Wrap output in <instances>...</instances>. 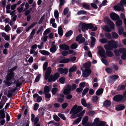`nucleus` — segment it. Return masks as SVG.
I'll return each instance as SVG.
<instances>
[{"label": "nucleus", "mask_w": 126, "mask_h": 126, "mask_svg": "<svg viewBox=\"0 0 126 126\" xmlns=\"http://www.w3.org/2000/svg\"><path fill=\"white\" fill-rule=\"evenodd\" d=\"M118 42L113 40L109 41L108 44H106L104 47L106 50H113L114 48H116L118 46Z\"/></svg>", "instance_id": "1"}, {"label": "nucleus", "mask_w": 126, "mask_h": 126, "mask_svg": "<svg viewBox=\"0 0 126 126\" xmlns=\"http://www.w3.org/2000/svg\"><path fill=\"white\" fill-rule=\"evenodd\" d=\"M83 109L81 106H78L76 105H74L71 109L70 112V114H71L72 113H78L80 112Z\"/></svg>", "instance_id": "2"}, {"label": "nucleus", "mask_w": 126, "mask_h": 126, "mask_svg": "<svg viewBox=\"0 0 126 126\" xmlns=\"http://www.w3.org/2000/svg\"><path fill=\"white\" fill-rule=\"evenodd\" d=\"M98 47L99 48V53L100 56L102 57L106 58V55L103 48L101 46H99Z\"/></svg>", "instance_id": "3"}, {"label": "nucleus", "mask_w": 126, "mask_h": 126, "mask_svg": "<svg viewBox=\"0 0 126 126\" xmlns=\"http://www.w3.org/2000/svg\"><path fill=\"white\" fill-rule=\"evenodd\" d=\"M59 74V73H56L54 75L53 77H52L51 78V76L50 78L48 79V81L50 82L52 81H54L56 80L60 77Z\"/></svg>", "instance_id": "4"}, {"label": "nucleus", "mask_w": 126, "mask_h": 126, "mask_svg": "<svg viewBox=\"0 0 126 126\" xmlns=\"http://www.w3.org/2000/svg\"><path fill=\"white\" fill-rule=\"evenodd\" d=\"M91 72L90 69H85V71L83 72L82 76L84 77H87L90 75Z\"/></svg>", "instance_id": "5"}, {"label": "nucleus", "mask_w": 126, "mask_h": 126, "mask_svg": "<svg viewBox=\"0 0 126 126\" xmlns=\"http://www.w3.org/2000/svg\"><path fill=\"white\" fill-rule=\"evenodd\" d=\"M104 20L105 22H106L108 24L110 25L112 29H114V24L110 19L107 17H105L104 18Z\"/></svg>", "instance_id": "6"}, {"label": "nucleus", "mask_w": 126, "mask_h": 126, "mask_svg": "<svg viewBox=\"0 0 126 126\" xmlns=\"http://www.w3.org/2000/svg\"><path fill=\"white\" fill-rule=\"evenodd\" d=\"M71 90V87L69 85H68L66 86L65 87L63 92V93L65 95L69 94L70 93Z\"/></svg>", "instance_id": "7"}, {"label": "nucleus", "mask_w": 126, "mask_h": 126, "mask_svg": "<svg viewBox=\"0 0 126 126\" xmlns=\"http://www.w3.org/2000/svg\"><path fill=\"white\" fill-rule=\"evenodd\" d=\"M114 9L115 10L120 11H123L124 10V8L123 6L120 4H118L117 5L114 7Z\"/></svg>", "instance_id": "8"}, {"label": "nucleus", "mask_w": 126, "mask_h": 126, "mask_svg": "<svg viewBox=\"0 0 126 126\" xmlns=\"http://www.w3.org/2000/svg\"><path fill=\"white\" fill-rule=\"evenodd\" d=\"M51 68L50 67H49L47 70L45 74V79L47 80L48 79V78L51 74Z\"/></svg>", "instance_id": "9"}, {"label": "nucleus", "mask_w": 126, "mask_h": 126, "mask_svg": "<svg viewBox=\"0 0 126 126\" xmlns=\"http://www.w3.org/2000/svg\"><path fill=\"white\" fill-rule=\"evenodd\" d=\"M123 99L122 95L118 94L115 96L113 98L114 100L116 102H119L121 101Z\"/></svg>", "instance_id": "10"}, {"label": "nucleus", "mask_w": 126, "mask_h": 126, "mask_svg": "<svg viewBox=\"0 0 126 126\" xmlns=\"http://www.w3.org/2000/svg\"><path fill=\"white\" fill-rule=\"evenodd\" d=\"M110 17L113 20H116L119 18V16L115 13H112L110 14Z\"/></svg>", "instance_id": "11"}, {"label": "nucleus", "mask_w": 126, "mask_h": 126, "mask_svg": "<svg viewBox=\"0 0 126 126\" xmlns=\"http://www.w3.org/2000/svg\"><path fill=\"white\" fill-rule=\"evenodd\" d=\"M124 48H122L119 50H115L114 51V52L117 56H118L122 53L123 51H124Z\"/></svg>", "instance_id": "12"}, {"label": "nucleus", "mask_w": 126, "mask_h": 126, "mask_svg": "<svg viewBox=\"0 0 126 126\" xmlns=\"http://www.w3.org/2000/svg\"><path fill=\"white\" fill-rule=\"evenodd\" d=\"M58 71L61 74H66L68 72V69L66 68L64 69L60 68L58 69Z\"/></svg>", "instance_id": "13"}, {"label": "nucleus", "mask_w": 126, "mask_h": 126, "mask_svg": "<svg viewBox=\"0 0 126 126\" xmlns=\"http://www.w3.org/2000/svg\"><path fill=\"white\" fill-rule=\"evenodd\" d=\"M14 76V73L13 72H11L9 73L6 76V79L7 80H9L12 79V77Z\"/></svg>", "instance_id": "14"}, {"label": "nucleus", "mask_w": 126, "mask_h": 126, "mask_svg": "<svg viewBox=\"0 0 126 126\" xmlns=\"http://www.w3.org/2000/svg\"><path fill=\"white\" fill-rule=\"evenodd\" d=\"M60 47L61 49L64 50H68L69 48V47L66 44H63L60 46Z\"/></svg>", "instance_id": "15"}, {"label": "nucleus", "mask_w": 126, "mask_h": 126, "mask_svg": "<svg viewBox=\"0 0 126 126\" xmlns=\"http://www.w3.org/2000/svg\"><path fill=\"white\" fill-rule=\"evenodd\" d=\"M111 102L109 100H107L104 101L103 106L104 107H109L111 104Z\"/></svg>", "instance_id": "16"}, {"label": "nucleus", "mask_w": 126, "mask_h": 126, "mask_svg": "<svg viewBox=\"0 0 126 126\" xmlns=\"http://www.w3.org/2000/svg\"><path fill=\"white\" fill-rule=\"evenodd\" d=\"M25 4V3L24 2L21 4L20 5V7H18L17 10L18 11L19 13H20L22 11H23L24 7L23 6Z\"/></svg>", "instance_id": "17"}, {"label": "nucleus", "mask_w": 126, "mask_h": 126, "mask_svg": "<svg viewBox=\"0 0 126 126\" xmlns=\"http://www.w3.org/2000/svg\"><path fill=\"white\" fill-rule=\"evenodd\" d=\"M87 25L88 29H92V30L93 31H95L97 29V28L96 26L93 28L94 26L91 23L87 24Z\"/></svg>", "instance_id": "18"}, {"label": "nucleus", "mask_w": 126, "mask_h": 126, "mask_svg": "<svg viewBox=\"0 0 126 126\" xmlns=\"http://www.w3.org/2000/svg\"><path fill=\"white\" fill-rule=\"evenodd\" d=\"M70 59L69 58H66L60 61L59 63H67L69 62Z\"/></svg>", "instance_id": "19"}, {"label": "nucleus", "mask_w": 126, "mask_h": 126, "mask_svg": "<svg viewBox=\"0 0 126 126\" xmlns=\"http://www.w3.org/2000/svg\"><path fill=\"white\" fill-rule=\"evenodd\" d=\"M87 24L85 23L82 24V30L84 32L86 30H88Z\"/></svg>", "instance_id": "20"}, {"label": "nucleus", "mask_w": 126, "mask_h": 126, "mask_svg": "<svg viewBox=\"0 0 126 126\" xmlns=\"http://www.w3.org/2000/svg\"><path fill=\"white\" fill-rule=\"evenodd\" d=\"M2 36L5 39L6 41H8L10 39V37L8 35H6V33L5 32H2L1 33Z\"/></svg>", "instance_id": "21"}, {"label": "nucleus", "mask_w": 126, "mask_h": 126, "mask_svg": "<svg viewBox=\"0 0 126 126\" xmlns=\"http://www.w3.org/2000/svg\"><path fill=\"white\" fill-rule=\"evenodd\" d=\"M0 118L4 119L5 117V115L4 110H0Z\"/></svg>", "instance_id": "22"}, {"label": "nucleus", "mask_w": 126, "mask_h": 126, "mask_svg": "<svg viewBox=\"0 0 126 126\" xmlns=\"http://www.w3.org/2000/svg\"><path fill=\"white\" fill-rule=\"evenodd\" d=\"M125 108L124 105H120L117 106L116 108V110H123Z\"/></svg>", "instance_id": "23"}, {"label": "nucleus", "mask_w": 126, "mask_h": 126, "mask_svg": "<svg viewBox=\"0 0 126 126\" xmlns=\"http://www.w3.org/2000/svg\"><path fill=\"white\" fill-rule=\"evenodd\" d=\"M88 117L87 116H85L83 118L82 121V125H85L88 121Z\"/></svg>", "instance_id": "24"}, {"label": "nucleus", "mask_w": 126, "mask_h": 126, "mask_svg": "<svg viewBox=\"0 0 126 126\" xmlns=\"http://www.w3.org/2000/svg\"><path fill=\"white\" fill-rule=\"evenodd\" d=\"M124 51L122 53V54L121 56V58L123 60L126 59V49L125 48Z\"/></svg>", "instance_id": "25"}, {"label": "nucleus", "mask_w": 126, "mask_h": 126, "mask_svg": "<svg viewBox=\"0 0 126 126\" xmlns=\"http://www.w3.org/2000/svg\"><path fill=\"white\" fill-rule=\"evenodd\" d=\"M103 29L104 31L106 32H110L111 31V28L107 25H105Z\"/></svg>", "instance_id": "26"}, {"label": "nucleus", "mask_w": 126, "mask_h": 126, "mask_svg": "<svg viewBox=\"0 0 126 126\" xmlns=\"http://www.w3.org/2000/svg\"><path fill=\"white\" fill-rule=\"evenodd\" d=\"M58 33L59 35L62 36L63 35V31L62 27L60 26L59 27L58 29Z\"/></svg>", "instance_id": "27"}, {"label": "nucleus", "mask_w": 126, "mask_h": 126, "mask_svg": "<svg viewBox=\"0 0 126 126\" xmlns=\"http://www.w3.org/2000/svg\"><path fill=\"white\" fill-rule=\"evenodd\" d=\"M39 52L42 54L46 55H48L50 54L49 52L45 50H40Z\"/></svg>", "instance_id": "28"}, {"label": "nucleus", "mask_w": 126, "mask_h": 126, "mask_svg": "<svg viewBox=\"0 0 126 126\" xmlns=\"http://www.w3.org/2000/svg\"><path fill=\"white\" fill-rule=\"evenodd\" d=\"M103 90L102 88L99 89L96 92V94L98 95H99L103 93Z\"/></svg>", "instance_id": "29"}, {"label": "nucleus", "mask_w": 126, "mask_h": 126, "mask_svg": "<svg viewBox=\"0 0 126 126\" xmlns=\"http://www.w3.org/2000/svg\"><path fill=\"white\" fill-rule=\"evenodd\" d=\"M112 37L113 38L117 39L119 36L118 34L115 32H113L111 33Z\"/></svg>", "instance_id": "30"}, {"label": "nucleus", "mask_w": 126, "mask_h": 126, "mask_svg": "<svg viewBox=\"0 0 126 126\" xmlns=\"http://www.w3.org/2000/svg\"><path fill=\"white\" fill-rule=\"evenodd\" d=\"M91 45L92 47H93L95 44V38L93 37H91Z\"/></svg>", "instance_id": "31"}, {"label": "nucleus", "mask_w": 126, "mask_h": 126, "mask_svg": "<svg viewBox=\"0 0 126 126\" xmlns=\"http://www.w3.org/2000/svg\"><path fill=\"white\" fill-rule=\"evenodd\" d=\"M91 66V63L90 62H88L85 63L83 65V67L85 68V69H89Z\"/></svg>", "instance_id": "32"}, {"label": "nucleus", "mask_w": 126, "mask_h": 126, "mask_svg": "<svg viewBox=\"0 0 126 126\" xmlns=\"http://www.w3.org/2000/svg\"><path fill=\"white\" fill-rule=\"evenodd\" d=\"M118 32L120 35H121L123 34L124 31V29L122 27H119L118 28Z\"/></svg>", "instance_id": "33"}, {"label": "nucleus", "mask_w": 126, "mask_h": 126, "mask_svg": "<svg viewBox=\"0 0 126 126\" xmlns=\"http://www.w3.org/2000/svg\"><path fill=\"white\" fill-rule=\"evenodd\" d=\"M50 91L49 88L47 86H45L44 88V94L48 93Z\"/></svg>", "instance_id": "34"}, {"label": "nucleus", "mask_w": 126, "mask_h": 126, "mask_svg": "<svg viewBox=\"0 0 126 126\" xmlns=\"http://www.w3.org/2000/svg\"><path fill=\"white\" fill-rule=\"evenodd\" d=\"M79 117V118H77L76 120L74 121L73 123V124H75L78 123L80 121L81 119V117Z\"/></svg>", "instance_id": "35"}, {"label": "nucleus", "mask_w": 126, "mask_h": 126, "mask_svg": "<svg viewBox=\"0 0 126 126\" xmlns=\"http://www.w3.org/2000/svg\"><path fill=\"white\" fill-rule=\"evenodd\" d=\"M106 52L107 56L108 57H111L113 56V54L112 52L111 51H106Z\"/></svg>", "instance_id": "36"}, {"label": "nucleus", "mask_w": 126, "mask_h": 126, "mask_svg": "<svg viewBox=\"0 0 126 126\" xmlns=\"http://www.w3.org/2000/svg\"><path fill=\"white\" fill-rule=\"evenodd\" d=\"M99 40L100 42L104 44L107 43L108 42V40L106 38H102L101 39H99Z\"/></svg>", "instance_id": "37"}, {"label": "nucleus", "mask_w": 126, "mask_h": 126, "mask_svg": "<svg viewBox=\"0 0 126 126\" xmlns=\"http://www.w3.org/2000/svg\"><path fill=\"white\" fill-rule=\"evenodd\" d=\"M82 6L84 8L86 9H89L90 8V5L86 3H83L82 4Z\"/></svg>", "instance_id": "38"}, {"label": "nucleus", "mask_w": 126, "mask_h": 126, "mask_svg": "<svg viewBox=\"0 0 126 126\" xmlns=\"http://www.w3.org/2000/svg\"><path fill=\"white\" fill-rule=\"evenodd\" d=\"M77 69V67L75 66H73L70 68L69 70V72L70 73L72 72L76 71Z\"/></svg>", "instance_id": "39"}, {"label": "nucleus", "mask_w": 126, "mask_h": 126, "mask_svg": "<svg viewBox=\"0 0 126 126\" xmlns=\"http://www.w3.org/2000/svg\"><path fill=\"white\" fill-rule=\"evenodd\" d=\"M78 46V45L76 43L72 44L70 48L72 49H75Z\"/></svg>", "instance_id": "40"}, {"label": "nucleus", "mask_w": 126, "mask_h": 126, "mask_svg": "<svg viewBox=\"0 0 126 126\" xmlns=\"http://www.w3.org/2000/svg\"><path fill=\"white\" fill-rule=\"evenodd\" d=\"M54 119L57 122H58L60 121V118L56 115H54L53 116Z\"/></svg>", "instance_id": "41"}, {"label": "nucleus", "mask_w": 126, "mask_h": 126, "mask_svg": "<svg viewBox=\"0 0 126 126\" xmlns=\"http://www.w3.org/2000/svg\"><path fill=\"white\" fill-rule=\"evenodd\" d=\"M58 115L60 118L63 120H66V117L64 114L59 113L58 114Z\"/></svg>", "instance_id": "42"}, {"label": "nucleus", "mask_w": 126, "mask_h": 126, "mask_svg": "<svg viewBox=\"0 0 126 126\" xmlns=\"http://www.w3.org/2000/svg\"><path fill=\"white\" fill-rule=\"evenodd\" d=\"M73 114L71 115V118L73 119L76 118L77 117H79V114H77L76 113H72Z\"/></svg>", "instance_id": "43"}, {"label": "nucleus", "mask_w": 126, "mask_h": 126, "mask_svg": "<svg viewBox=\"0 0 126 126\" xmlns=\"http://www.w3.org/2000/svg\"><path fill=\"white\" fill-rule=\"evenodd\" d=\"M73 32L72 31H71L70 30L68 31L65 34V35L67 37H69L71 35H72V34Z\"/></svg>", "instance_id": "44"}, {"label": "nucleus", "mask_w": 126, "mask_h": 126, "mask_svg": "<svg viewBox=\"0 0 126 126\" xmlns=\"http://www.w3.org/2000/svg\"><path fill=\"white\" fill-rule=\"evenodd\" d=\"M106 124L104 122H100L96 125V126H104Z\"/></svg>", "instance_id": "45"}, {"label": "nucleus", "mask_w": 126, "mask_h": 126, "mask_svg": "<svg viewBox=\"0 0 126 126\" xmlns=\"http://www.w3.org/2000/svg\"><path fill=\"white\" fill-rule=\"evenodd\" d=\"M50 50L51 52H54L56 50V47L55 46H54L51 47Z\"/></svg>", "instance_id": "46"}, {"label": "nucleus", "mask_w": 126, "mask_h": 126, "mask_svg": "<svg viewBox=\"0 0 126 126\" xmlns=\"http://www.w3.org/2000/svg\"><path fill=\"white\" fill-rule=\"evenodd\" d=\"M122 21L120 19H119L116 21V24L118 26L121 25L122 24Z\"/></svg>", "instance_id": "47"}, {"label": "nucleus", "mask_w": 126, "mask_h": 126, "mask_svg": "<svg viewBox=\"0 0 126 126\" xmlns=\"http://www.w3.org/2000/svg\"><path fill=\"white\" fill-rule=\"evenodd\" d=\"M81 103L82 104L84 107L87 106V104L85 99H82L81 100Z\"/></svg>", "instance_id": "48"}, {"label": "nucleus", "mask_w": 126, "mask_h": 126, "mask_svg": "<svg viewBox=\"0 0 126 126\" xmlns=\"http://www.w3.org/2000/svg\"><path fill=\"white\" fill-rule=\"evenodd\" d=\"M86 12L84 10H80L78 11L77 13V14L78 15H80L81 14H85Z\"/></svg>", "instance_id": "49"}, {"label": "nucleus", "mask_w": 126, "mask_h": 126, "mask_svg": "<svg viewBox=\"0 0 126 126\" xmlns=\"http://www.w3.org/2000/svg\"><path fill=\"white\" fill-rule=\"evenodd\" d=\"M58 89L57 88H54L52 89L51 90V92L52 94H55L57 91H58Z\"/></svg>", "instance_id": "50"}, {"label": "nucleus", "mask_w": 126, "mask_h": 126, "mask_svg": "<svg viewBox=\"0 0 126 126\" xmlns=\"http://www.w3.org/2000/svg\"><path fill=\"white\" fill-rule=\"evenodd\" d=\"M48 65V63L47 62H46L44 63L43 66V70H46V68L47 67Z\"/></svg>", "instance_id": "51"}, {"label": "nucleus", "mask_w": 126, "mask_h": 126, "mask_svg": "<svg viewBox=\"0 0 126 126\" xmlns=\"http://www.w3.org/2000/svg\"><path fill=\"white\" fill-rule=\"evenodd\" d=\"M54 16L55 18H58L59 17V13L58 11L56 10L54 12Z\"/></svg>", "instance_id": "52"}, {"label": "nucleus", "mask_w": 126, "mask_h": 126, "mask_svg": "<svg viewBox=\"0 0 126 126\" xmlns=\"http://www.w3.org/2000/svg\"><path fill=\"white\" fill-rule=\"evenodd\" d=\"M11 29V28L10 26L7 25H6L5 27L4 30L5 31L7 32H8Z\"/></svg>", "instance_id": "53"}, {"label": "nucleus", "mask_w": 126, "mask_h": 126, "mask_svg": "<svg viewBox=\"0 0 126 126\" xmlns=\"http://www.w3.org/2000/svg\"><path fill=\"white\" fill-rule=\"evenodd\" d=\"M99 119L98 118H96L95 119L93 123L94 125H96L99 122Z\"/></svg>", "instance_id": "54"}, {"label": "nucleus", "mask_w": 126, "mask_h": 126, "mask_svg": "<svg viewBox=\"0 0 126 126\" xmlns=\"http://www.w3.org/2000/svg\"><path fill=\"white\" fill-rule=\"evenodd\" d=\"M48 38V36L46 35H44L41 38V40L44 42H46Z\"/></svg>", "instance_id": "55"}, {"label": "nucleus", "mask_w": 126, "mask_h": 126, "mask_svg": "<svg viewBox=\"0 0 126 126\" xmlns=\"http://www.w3.org/2000/svg\"><path fill=\"white\" fill-rule=\"evenodd\" d=\"M106 71L108 73H111L112 71V69L110 68H107L105 69Z\"/></svg>", "instance_id": "56"}, {"label": "nucleus", "mask_w": 126, "mask_h": 126, "mask_svg": "<svg viewBox=\"0 0 126 126\" xmlns=\"http://www.w3.org/2000/svg\"><path fill=\"white\" fill-rule=\"evenodd\" d=\"M69 11V8L68 7H66L65 8L63 11V15H66L68 13Z\"/></svg>", "instance_id": "57"}, {"label": "nucleus", "mask_w": 126, "mask_h": 126, "mask_svg": "<svg viewBox=\"0 0 126 126\" xmlns=\"http://www.w3.org/2000/svg\"><path fill=\"white\" fill-rule=\"evenodd\" d=\"M98 99V97L96 96H93L92 97V100L94 102L97 101Z\"/></svg>", "instance_id": "58"}, {"label": "nucleus", "mask_w": 126, "mask_h": 126, "mask_svg": "<svg viewBox=\"0 0 126 126\" xmlns=\"http://www.w3.org/2000/svg\"><path fill=\"white\" fill-rule=\"evenodd\" d=\"M82 37L81 34L79 35L76 37V40L77 41H79Z\"/></svg>", "instance_id": "59"}, {"label": "nucleus", "mask_w": 126, "mask_h": 126, "mask_svg": "<svg viewBox=\"0 0 126 126\" xmlns=\"http://www.w3.org/2000/svg\"><path fill=\"white\" fill-rule=\"evenodd\" d=\"M35 29H33L32 32L31 33L30 35V37L31 38H32L33 37V36L34 35V34H35Z\"/></svg>", "instance_id": "60"}, {"label": "nucleus", "mask_w": 126, "mask_h": 126, "mask_svg": "<svg viewBox=\"0 0 126 126\" xmlns=\"http://www.w3.org/2000/svg\"><path fill=\"white\" fill-rule=\"evenodd\" d=\"M101 60L102 63L105 64L107 65L108 64V63L106 59L102 58L101 59Z\"/></svg>", "instance_id": "61"}, {"label": "nucleus", "mask_w": 126, "mask_h": 126, "mask_svg": "<svg viewBox=\"0 0 126 126\" xmlns=\"http://www.w3.org/2000/svg\"><path fill=\"white\" fill-rule=\"evenodd\" d=\"M89 89L88 88H86L84 89L82 93L83 95H85L88 91Z\"/></svg>", "instance_id": "62"}, {"label": "nucleus", "mask_w": 126, "mask_h": 126, "mask_svg": "<svg viewBox=\"0 0 126 126\" xmlns=\"http://www.w3.org/2000/svg\"><path fill=\"white\" fill-rule=\"evenodd\" d=\"M14 83L16 84V86L17 87H19L22 84L21 83L18 82V81L15 80L14 82Z\"/></svg>", "instance_id": "63"}, {"label": "nucleus", "mask_w": 126, "mask_h": 126, "mask_svg": "<svg viewBox=\"0 0 126 126\" xmlns=\"http://www.w3.org/2000/svg\"><path fill=\"white\" fill-rule=\"evenodd\" d=\"M120 4L123 6V5L126 4V0H122L121 1Z\"/></svg>", "instance_id": "64"}]
</instances>
